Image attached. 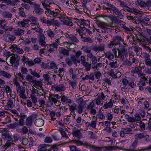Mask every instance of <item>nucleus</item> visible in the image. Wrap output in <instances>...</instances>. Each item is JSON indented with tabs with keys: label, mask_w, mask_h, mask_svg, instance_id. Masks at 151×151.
<instances>
[{
	"label": "nucleus",
	"mask_w": 151,
	"mask_h": 151,
	"mask_svg": "<svg viewBox=\"0 0 151 151\" xmlns=\"http://www.w3.org/2000/svg\"><path fill=\"white\" fill-rule=\"evenodd\" d=\"M144 57L145 64L147 66H151V60L150 58V55L147 54H145Z\"/></svg>",
	"instance_id": "29"
},
{
	"label": "nucleus",
	"mask_w": 151,
	"mask_h": 151,
	"mask_svg": "<svg viewBox=\"0 0 151 151\" xmlns=\"http://www.w3.org/2000/svg\"><path fill=\"white\" fill-rule=\"evenodd\" d=\"M116 43L115 42H114L113 40H111L110 41V43L108 44L107 45V46L109 48H111L113 47L114 46V48H116V46H117L118 45H119L120 44L119 43H117V44H116Z\"/></svg>",
	"instance_id": "45"
},
{
	"label": "nucleus",
	"mask_w": 151,
	"mask_h": 151,
	"mask_svg": "<svg viewBox=\"0 0 151 151\" xmlns=\"http://www.w3.org/2000/svg\"><path fill=\"white\" fill-rule=\"evenodd\" d=\"M68 106L69 107V109L70 111H75L76 110L77 105L75 104H73L72 105L68 104Z\"/></svg>",
	"instance_id": "57"
},
{
	"label": "nucleus",
	"mask_w": 151,
	"mask_h": 151,
	"mask_svg": "<svg viewBox=\"0 0 151 151\" xmlns=\"http://www.w3.org/2000/svg\"><path fill=\"white\" fill-rule=\"evenodd\" d=\"M54 47L50 44L48 45L47 48L46 50H47L50 53L53 52L55 50Z\"/></svg>",
	"instance_id": "59"
},
{
	"label": "nucleus",
	"mask_w": 151,
	"mask_h": 151,
	"mask_svg": "<svg viewBox=\"0 0 151 151\" xmlns=\"http://www.w3.org/2000/svg\"><path fill=\"white\" fill-rule=\"evenodd\" d=\"M112 11L119 18L122 19L124 17V15L122 13V11L120 10L116 7Z\"/></svg>",
	"instance_id": "18"
},
{
	"label": "nucleus",
	"mask_w": 151,
	"mask_h": 151,
	"mask_svg": "<svg viewBox=\"0 0 151 151\" xmlns=\"http://www.w3.org/2000/svg\"><path fill=\"white\" fill-rule=\"evenodd\" d=\"M61 44L62 45H63L64 47H67L68 49V50H70L71 49L70 48L72 44H74L73 43H70L69 42H65L62 43Z\"/></svg>",
	"instance_id": "47"
},
{
	"label": "nucleus",
	"mask_w": 151,
	"mask_h": 151,
	"mask_svg": "<svg viewBox=\"0 0 151 151\" xmlns=\"http://www.w3.org/2000/svg\"><path fill=\"white\" fill-rule=\"evenodd\" d=\"M92 49L95 52L101 51L104 49V45L99 46L96 45H93L92 46Z\"/></svg>",
	"instance_id": "21"
},
{
	"label": "nucleus",
	"mask_w": 151,
	"mask_h": 151,
	"mask_svg": "<svg viewBox=\"0 0 151 151\" xmlns=\"http://www.w3.org/2000/svg\"><path fill=\"white\" fill-rule=\"evenodd\" d=\"M59 145L54 144L51 146L50 148L51 150H52L53 151H58L59 148L58 146Z\"/></svg>",
	"instance_id": "63"
},
{
	"label": "nucleus",
	"mask_w": 151,
	"mask_h": 151,
	"mask_svg": "<svg viewBox=\"0 0 151 151\" xmlns=\"http://www.w3.org/2000/svg\"><path fill=\"white\" fill-rule=\"evenodd\" d=\"M99 124H101V125L103 126H106V127H108L111 124V122H109L108 121H106L104 122H100Z\"/></svg>",
	"instance_id": "55"
},
{
	"label": "nucleus",
	"mask_w": 151,
	"mask_h": 151,
	"mask_svg": "<svg viewBox=\"0 0 151 151\" xmlns=\"http://www.w3.org/2000/svg\"><path fill=\"white\" fill-rule=\"evenodd\" d=\"M2 16L3 18L11 19L12 17V14L7 11H4L2 12Z\"/></svg>",
	"instance_id": "28"
},
{
	"label": "nucleus",
	"mask_w": 151,
	"mask_h": 151,
	"mask_svg": "<svg viewBox=\"0 0 151 151\" xmlns=\"http://www.w3.org/2000/svg\"><path fill=\"white\" fill-rule=\"evenodd\" d=\"M16 38V37L14 35L8 34L6 37V40L7 42H13Z\"/></svg>",
	"instance_id": "33"
},
{
	"label": "nucleus",
	"mask_w": 151,
	"mask_h": 151,
	"mask_svg": "<svg viewBox=\"0 0 151 151\" xmlns=\"http://www.w3.org/2000/svg\"><path fill=\"white\" fill-rule=\"evenodd\" d=\"M87 62L86 61V58L85 56L84 55H81L80 57V59H78L76 61V64H74L75 65H77V63H81L82 65L83 64Z\"/></svg>",
	"instance_id": "25"
},
{
	"label": "nucleus",
	"mask_w": 151,
	"mask_h": 151,
	"mask_svg": "<svg viewBox=\"0 0 151 151\" xmlns=\"http://www.w3.org/2000/svg\"><path fill=\"white\" fill-rule=\"evenodd\" d=\"M29 19V21H31L32 24H36V25L37 24V23L36 22L38 20V19L37 18L32 16L30 17Z\"/></svg>",
	"instance_id": "52"
},
{
	"label": "nucleus",
	"mask_w": 151,
	"mask_h": 151,
	"mask_svg": "<svg viewBox=\"0 0 151 151\" xmlns=\"http://www.w3.org/2000/svg\"><path fill=\"white\" fill-rule=\"evenodd\" d=\"M113 40L114 42H115L116 43H119L120 44V43L122 42L123 43L124 45H126V44L124 43V40L120 35H117L114 37L113 39Z\"/></svg>",
	"instance_id": "22"
},
{
	"label": "nucleus",
	"mask_w": 151,
	"mask_h": 151,
	"mask_svg": "<svg viewBox=\"0 0 151 151\" xmlns=\"http://www.w3.org/2000/svg\"><path fill=\"white\" fill-rule=\"evenodd\" d=\"M141 66V64H140L139 66H137L136 65V67L135 69H133L132 70V72L134 73H136L138 75L139 74L141 73L142 72V69L140 68Z\"/></svg>",
	"instance_id": "35"
},
{
	"label": "nucleus",
	"mask_w": 151,
	"mask_h": 151,
	"mask_svg": "<svg viewBox=\"0 0 151 151\" xmlns=\"http://www.w3.org/2000/svg\"><path fill=\"white\" fill-rule=\"evenodd\" d=\"M105 58H107L109 60H111L113 59L115 57L113 51V49L112 50H110L109 51L106 52L104 53Z\"/></svg>",
	"instance_id": "16"
},
{
	"label": "nucleus",
	"mask_w": 151,
	"mask_h": 151,
	"mask_svg": "<svg viewBox=\"0 0 151 151\" xmlns=\"http://www.w3.org/2000/svg\"><path fill=\"white\" fill-rule=\"evenodd\" d=\"M74 19L75 20V23H77V25L80 26L82 30H85V28L84 26H87L88 25L87 22L82 19H78L76 18H75Z\"/></svg>",
	"instance_id": "6"
},
{
	"label": "nucleus",
	"mask_w": 151,
	"mask_h": 151,
	"mask_svg": "<svg viewBox=\"0 0 151 151\" xmlns=\"http://www.w3.org/2000/svg\"><path fill=\"white\" fill-rule=\"evenodd\" d=\"M66 37L68 38L70 40L73 42L76 43H78L79 42V40L76 37L75 35H69L67 34Z\"/></svg>",
	"instance_id": "26"
},
{
	"label": "nucleus",
	"mask_w": 151,
	"mask_h": 151,
	"mask_svg": "<svg viewBox=\"0 0 151 151\" xmlns=\"http://www.w3.org/2000/svg\"><path fill=\"white\" fill-rule=\"evenodd\" d=\"M35 124L36 126L40 127L43 125V121L41 119H37L35 121Z\"/></svg>",
	"instance_id": "42"
},
{
	"label": "nucleus",
	"mask_w": 151,
	"mask_h": 151,
	"mask_svg": "<svg viewBox=\"0 0 151 151\" xmlns=\"http://www.w3.org/2000/svg\"><path fill=\"white\" fill-rule=\"evenodd\" d=\"M60 98L61 101L63 104H67L72 103L73 101L64 95H62Z\"/></svg>",
	"instance_id": "17"
},
{
	"label": "nucleus",
	"mask_w": 151,
	"mask_h": 151,
	"mask_svg": "<svg viewBox=\"0 0 151 151\" xmlns=\"http://www.w3.org/2000/svg\"><path fill=\"white\" fill-rule=\"evenodd\" d=\"M82 53L80 50L78 51L76 53L75 55L71 57V58L74 64H76V61L79 59V57L81 55Z\"/></svg>",
	"instance_id": "20"
},
{
	"label": "nucleus",
	"mask_w": 151,
	"mask_h": 151,
	"mask_svg": "<svg viewBox=\"0 0 151 151\" xmlns=\"http://www.w3.org/2000/svg\"><path fill=\"white\" fill-rule=\"evenodd\" d=\"M24 31L21 28H17L14 30L13 32L16 36L21 37L24 34Z\"/></svg>",
	"instance_id": "23"
},
{
	"label": "nucleus",
	"mask_w": 151,
	"mask_h": 151,
	"mask_svg": "<svg viewBox=\"0 0 151 151\" xmlns=\"http://www.w3.org/2000/svg\"><path fill=\"white\" fill-rule=\"evenodd\" d=\"M2 137L5 140H6L5 144L1 147V150H3L1 151H4L14 143L12 137L7 131L4 132Z\"/></svg>",
	"instance_id": "1"
},
{
	"label": "nucleus",
	"mask_w": 151,
	"mask_h": 151,
	"mask_svg": "<svg viewBox=\"0 0 151 151\" xmlns=\"http://www.w3.org/2000/svg\"><path fill=\"white\" fill-rule=\"evenodd\" d=\"M113 102H114V100L113 101L111 99H110L109 102L104 104L103 108L104 109H107L111 108L113 105Z\"/></svg>",
	"instance_id": "31"
},
{
	"label": "nucleus",
	"mask_w": 151,
	"mask_h": 151,
	"mask_svg": "<svg viewBox=\"0 0 151 151\" xmlns=\"http://www.w3.org/2000/svg\"><path fill=\"white\" fill-rule=\"evenodd\" d=\"M2 88H4L3 90L4 92H5L8 96V94L10 93L11 91L12 90L9 86H6L5 87L4 86V87H2Z\"/></svg>",
	"instance_id": "44"
},
{
	"label": "nucleus",
	"mask_w": 151,
	"mask_h": 151,
	"mask_svg": "<svg viewBox=\"0 0 151 151\" xmlns=\"http://www.w3.org/2000/svg\"><path fill=\"white\" fill-rule=\"evenodd\" d=\"M7 105L5 106V109L7 110H11L14 106L13 102L14 99L13 98H9L8 99Z\"/></svg>",
	"instance_id": "9"
},
{
	"label": "nucleus",
	"mask_w": 151,
	"mask_h": 151,
	"mask_svg": "<svg viewBox=\"0 0 151 151\" xmlns=\"http://www.w3.org/2000/svg\"><path fill=\"white\" fill-rule=\"evenodd\" d=\"M26 78L28 81H29L30 82L32 83L35 80H33V77L31 76L29 74H28L27 75Z\"/></svg>",
	"instance_id": "58"
},
{
	"label": "nucleus",
	"mask_w": 151,
	"mask_h": 151,
	"mask_svg": "<svg viewBox=\"0 0 151 151\" xmlns=\"http://www.w3.org/2000/svg\"><path fill=\"white\" fill-rule=\"evenodd\" d=\"M26 117L25 115H21L19 116L18 118H19V120L18 122L20 126H24L25 125L24 119Z\"/></svg>",
	"instance_id": "30"
},
{
	"label": "nucleus",
	"mask_w": 151,
	"mask_h": 151,
	"mask_svg": "<svg viewBox=\"0 0 151 151\" xmlns=\"http://www.w3.org/2000/svg\"><path fill=\"white\" fill-rule=\"evenodd\" d=\"M85 68L86 71H89L92 67L91 64V63H89L88 62L82 65Z\"/></svg>",
	"instance_id": "36"
},
{
	"label": "nucleus",
	"mask_w": 151,
	"mask_h": 151,
	"mask_svg": "<svg viewBox=\"0 0 151 151\" xmlns=\"http://www.w3.org/2000/svg\"><path fill=\"white\" fill-rule=\"evenodd\" d=\"M53 89L55 91L60 92L65 91L66 88L63 84H56L54 86Z\"/></svg>",
	"instance_id": "14"
},
{
	"label": "nucleus",
	"mask_w": 151,
	"mask_h": 151,
	"mask_svg": "<svg viewBox=\"0 0 151 151\" xmlns=\"http://www.w3.org/2000/svg\"><path fill=\"white\" fill-rule=\"evenodd\" d=\"M20 126L19 125L18 122H15L14 123L11 124H10V127L11 128L13 129H17V128H18V127H20Z\"/></svg>",
	"instance_id": "53"
},
{
	"label": "nucleus",
	"mask_w": 151,
	"mask_h": 151,
	"mask_svg": "<svg viewBox=\"0 0 151 151\" xmlns=\"http://www.w3.org/2000/svg\"><path fill=\"white\" fill-rule=\"evenodd\" d=\"M60 97L61 96L58 94H53L50 96V98L52 102L56 101L58 99H60Z\"/></svg>",
	"instance_id": "39"
},
{
	"label": "nucleus",
	"mask_w": 151,
	"mask_h": 151,
	"mask_svg": "<svg viewBox=\"0 0 151 151\" xmlns=\"http://www.w3.org/2000/svg\"><path fill=\"white\" fill-rule=\"evenodd\" d=\"M119 46V48H114L113 51L115 57L116 58H124V52L127 51V48L126 46L121 45L120 44L118 45Z\"/></svg>",
	"instance_id": "2"
},
{
	"label": "nucleus",
	"mask_w": 151,
	"mask_h": 151,
	"mask_svg": "<svg viewBox=\"0 0 151 151\" xmlns=\"http://www.w3.org/2000/svg\"><path fill=\"white\" fill-rule=\"evenodd\" d=\"M32 121L31 118L30 117H27L26 120L25 124L28 127V128L29 129L30 128L29 127H30L32 124Z\"/></svg>",
	"instance_id": "40"
},
{
	"label": "nucleus",
	"mask_w": 151,
	"mask_h": 151,
	"mask_svg": "<svg viewBox=\"0 0 151 151\" xmlns=\"http://www.w3.org/2000/svg\"><path fill=\"white\" fill-rule=\"evenodd\" d=\"M47 35L49 37L51 38H53L55 37V33L51 29L48 30L47 32Z\"/></svg>",
	"instance_id": "56"
},
{
	"label": "nucleus",
	"mask_w": 151,
	"mask_h": 151,
	"mask_svg": "<svg viewBox=\"0 0 151 151\" xmlns=\"http://www.w3.org/2000/svg\"><path fill=\"white\" fill-rule=\"evenodd\" d=\"M50 64L49 68H48L49 69H52L55 70L58 68L56 64L54 61L51 62Z\"/></svg>",
	"instance_id": "46"
},
{
	"label": "nucleus",
	"mask_w": 151,
	"mask_h": 151,
	"mask_svg": "<svg viewBox=\"0 0 151 151\" xmlns=\"http://www.w3.org/2000/svg\"><path fill=\"white\" fill-rule=\"evenodd\" d=\"M33 13L34 14L37 16L42 14L44 12L43 9L41 7L40 5L38 4H34Z\"/></svg>",
	"instance_id": "8"
},
{
	"label": "nucleus",
	"mask_w": 151,
	"mask_h": 151,
	"mask_svg": "<svg viewBox=\"0 0 151 151\" xmlns=\"http://www.w3.org/2000/svg\"><path fill=\"white\" fill-rule=\"evenodd\" d=\"M29 19L23 20L22 21H18L17 24L20 27H26L29 26Z\"/></svg>",
	"instance_id": "19"
},
{
	"label": "nucleus",
	"mask_w": 151,
	"mask_h": 151,
	"mask_svg": "<svg viewBox=\"0 0 151 151\" xmlns=\"http://www.w3.org/2000/svg\"><path fill=\"white\" fill-rule=\"evenodd\" d=\"M45 37L43 34H40L39 35L38 37V42L42 46L45 47L47 44L45 41Z\"/></svg>",
	"instance_id": "15"
},
{
	"label": "nucleus",
	"mask_w": 151,
	"mask_h": 151,
	"mask_svg": "<svg viewBox=\"0 0 151 151\" xmlns=\"http://www.w3.org/2000/svg\"><path fill=\"white\" fill-rule=\"evenodd\" d=\"M0 76L9 79L12 76L11 74L10 73H7L4 70H0Z\"/></svg>",
	"instance_id": "27"
},
{
	"label": "nucleus",
	"mask_w": 151,
	"mask_h": 151,
	"mask_svg": "<svg viewBox=\"0 0 151 151\" xmlns=\"http://www.w3.org/2000/svg\"><path fill=\"white\" fill-rule=\"evenodd\" d=\"M33 83L34 84L33 86H35V87H39L41 88L42 87L43 84L40 81L35 80Z\"/></svg>",
	"instance_id": "34"
},
{
	"label": "nucleus",
	"mask_w": 151,
	"mask_h": 151,
	"mask_svg": "<svg viewBox=\"0 0 151 151\" xmlns=\"http://www.w3.org/2000/svg\"><path fill=\"white\" fill-rule=\"evenodd\" d=\"M134 137L137 140H139L143 138H146L147 139L148 138L149 135L144 133H143L136 134H135Z\"/></svg>",
	"instance_id": "24"
},
{
	"label": "nucleus",
	"mask_w": 151,
	"mask_h": 151,
	"mask_svg": "<svg viewBox=\"0 0 151 151\" xmlns=\"http://www.w3.org/2000/svg\"><path fill=\"white\" fill-rule=\"evenodd\" d=\"M19 15L20 16L22 17H24L26 16L25 13V10L24 8H19Z\"/></svg>",
	"instance_id": "50"
},
{
	"label": "nucleus",
	"mask_w": 151,
	"mask_h": 151,
	"mask_svg": "<svg viewBox=\"0 0 151 151\" xmlns=\"http://www.w3.org/2000/svg\"><path fill=\"white\" fill-rule=\"evenodd\" d=\"M103 66V64L102 63H96L94 65L92 66V68L93 70L94 71L96 70H99V68Z\"/></svg>",
	"instance_id": "38"
},
{
	"label": "nucleus",
	"mask_w": 151,
	"mask_h": 151,
	"mask_svg": "<svg viewBox=\"0 0 151 151\" xmlns=\"http://www.w3.org/2000/svg\"><path fill=\"white\" fill-rule=\"evenodd\" d=\"M78 101L79 103L77 106L76 111L78 114H81L82 113L83 110L84 109L85 104L82 98L79 99Z\"/></svg>",
	"instance_id": "7"
},
{
	"label": "nucleus",
	"mask_w": 151,
	"mask_h": 151,
	"mask_svg": "<svg viewBox=\"0 0 151 151\" xmlns=\"http://www.w3.org/2000/svg\"><path fill=\"white\" fill-rule=\"evenodd\" d=\"M13 52H16L19 54H23L24 53L23 50L18 47L17 45L15 44H13L10 47Z\"/></svg>",
	"instance_id": "13"
},
{
	"label": "nucleus",
	"mask_w": 151,
	"mask_h": 151,
	"mask_svg": "<svg viewBox=\"0 0 151 151\" xmlns=\"http://www.w3.org/2000/svg\"><path fill=\"white\" fill-rule=\"evenodd\" d=\"M97 97L101 99L102 101V100L105 99L106 97L104 93L102 92L100 93H99L97 94Z\"/></svg>",
	"instance_id": "62"
},
{
	"label": "nucleus",
	"mask_w": 151,
	"mask_h": 151,
	"mask_svg": "<svg viewBox=\"0 0 151 151\" xmlns=\"http://www.w3.org/2000/svg\"><path fill=\"white\" fill-rule=\"evenodd\" d=\"M16 85L17 92L19 95L20 97L23 99H26L27 97L25 93V87L20 85L19 83L16 82L15 83Z\"/></svg>",
	"instance_id": "4"
},
{
	"label": "nucleus",
	"mask_w": 151,
	"mask_h": 151,
	"mask_svg": "<svg viewBox=\"0 0 151 151\" xmlns=\"http://www.w3.org/2000/svg\"><path fill=\"white\" fill-rule=\"evenodd\" d=\"M73 136L77 137L78 139H80L82 137V134L80 131L79 130H77L73 131L72 133Z\"/></svg>",
	"instance_id": "37"
},
{
	"label": "nucleus",
	"mask_w": 151,
	"mask_h": 151,
	"mask_svg": "<svg viewBox=\"0 0 151 151\" xmlns=\"http://www.w3.org/2000/svg\"><path fill=\"white\" fill-rule=\"evenodd\" d=\"M60 12V11L58 9H55L52 10L51 9H47L45 11V13L48 17H52L53 19L56 18Z\"/></svg>",
	"instance_id": "5"
},
{
	"label": "nucleus",
	"mask_w": 151,
	"mask_h": 151,
	"mask_svg": "<svg viewBox=\"0 0 151 151\" xmlns=\"http://www.w3.org/2000/svg\"><path fill=\"white\" fill-rule=\"evenodd\" d=\"M59 14L58 15L57 17L59 18L61 20L65 19V17H66V15L64 13H61L60 12L59 13Z\"/></svg>",
	"instance_id": "60"
},
{
	"label": "nucleus",
	"mask_w": 151,
	"mask_h": 151,
	"mask_svg": "<svg viewBox=\"0 0 151 151\" xmlns=\"http://www.w3.org/2000/svg\"><path fill=\"white\" fill-rule=\"evenodd\" d=\"M22 58L21 60L22 62L23 63V64L27 63L29 60V59L28 58L24 56H22Z\"/></svg>",
	"instance_id": "61"
},
{
	"label": "nucleus",
	"mask_w": 151,
	"mask_h": 151,
	"mask_svg": "<svg viewBox=\"0 0 151 151\" xmlns=\"http://www.w3.org/2000/svg\"><path fill=\"white\" fill-rule=\"evenodd\" d=\"M21 129L17 128L16 131L19 133H20L23 134H26L29 133V130L27 127L25 126H22Z\"/></svg>",
	"instance_id": "12"
},
{
	"label": "nucleus",
	"mask_w": 151,
	"mask_h": 151,
	"mask_svg": "<svg viewBox=\"0 0 151 151\" xmlns=\"http://www.w3.org/2000/svg\"><path fill=\"white\" fill-rule=\"evenodd\" d=\"M41 21L43 23L47 24L48 26H50L52 24V21L48 19H46L44 17H43L41 19Z\"/></svg>",
	"instance_id": "41"
},
{
	"label": "nucleus",
	"mask_w": 151,
	"mask_h": 151,
	"mask_svg": "<svg viewBox=\"0 0 151 151\" xmlns=\"http://www.w3.org/2000/svg\"><path fill=\"white\" fill-rule=\"evenodd\" d=\"M59 131L61 134L62 137H65L66 139L68 138V137L67 135L65 132L62 128L60 129H59Z\"/></svg>",
	"instance_id": "54"
},
{
	"label": "nucleus",
	"mask_w": 151,
	"mask_h": 151,
	"mask_svg": "<svg viewBox=\"0 0 151 151\" xmlns=\"http://www.w3.org/2000/svg\"><path fill=\"white\" fill-rule=\"evenodd\" d=\"M137 141L135 140L133 143L132 145L131 146L129 149H128V151H145L148 149L146 148H142L141 149H139L138 150H135V148L137 146Z\"/></svg>",
	"instance_id": "10"
},
{
	"label": "nucleus",
	"mask_w": 151,
	"mask_h": 151,
	"mask_svg": "<svg viewBox=\"0 0 151 151\" xmlns=\"http://www.w3.org/2000/svg\"><path fill=\"white\" fill-rule=\"evenodd\" d=\"M58 50L60 55H63L65 57H68L69 55V51L70 50L66 49L63 47H59Z\"/></svg>",
	"instance_id": "11"
},
{
	"label": "nucleus",
	"mask_w": 151,
	"mask_h": 151,
	"mask_svg": "<svg viewBox=\"0 0 151 151\" xmlns=\"http://www.w3.org/2000/svg\"><path fill=\"white\" fill-rule=\"evenodd\" d=\"M61 21L65 25L70 26H73V23L72 22L71 20L69 19H66L61 20Z\"/></svg>",
	"instance_id": "32"
},
{
	"label": "nucleus",
	"mask_w": 151,
	"mask_h": 151,
	"mask_svg": "<svg viewBox=\"0 0 151 151\" xmlns=\"http://www.w3.org/2000/svg\"><path fill=\"white\" fill-rule=\"evenodd\" d=\"M115 6L111 4L107 3L106 4V6L104 7V9H108L110 10L111 9L112 11L114 8Z\"/></svg>",
	"instance_id": "43"
},
{
	"label": "nucleus",
	"mask_w": 151,
	"mask_h": 151,
	"mask_svg": "<svg viewBox=\"0 0 151 151\" xmlns=\"http://www.w3.org/2000/svg\"><path fill=\"white\" fill-rule=\"evenodd\" d=\"M109 65L111 68H115L119 66V65L116 61L111 62Z\"/></svg>",
	"instance_id": "49"
},
{
	"label": "nucleus",
	"mask_w": 151,
	"mask_h": 151,
	"mask_svg": "<svg viewBox=\"0 0 151 151\" xmlns=\"http://www.w3.org/2000/svg\"><path fill=\"white\" fill-rule=\"evenodd\" d=\"M91 60L92 62V65H94L97 63V60L96 57L94 56Z\"/></svg>",
	"instance_id": "64"
},
{
	"label": "nucleus",
	"mask_w": 151,
	"mask_h": 151,
	"mask_svg": "<svg viewBox=\"0 0 151 151\" xmlns=\"http://www.w3.org/2000/svg\"><path fill=\"white\" fill-rule=\"evenodd\" d=\"M81 50H82L85 53H89L91 51V49L87 46H83L81 48Z\"/></svg>",
	"instance_id": "48"
},
{
	"label": "nucleus",
	"mask_w": 151,
	"mask_h": 151,
	"mask_svg": "<svg viewBox=\"0 0 151 151\" xmlns=\"http://www.w3.org/2000/svg\"><path fill=\"white\" fill-rule=\"evenodd\" d=\"M48 144L40 145L38 149V151H46L47 150L46 147Z\"/></svg>",
	"instance_id": "51"
},
{
	"label": "nucleus",
	"mask_w": 151,
	"mask_h": 151,
	"mask_svg": "<svg viewBox=\"0 0 151 151\" xmlns=\"http://www.w3.org/2000/svg\"><path fill=\"white\" fill-rule=\"evenodd\" d=\"M99 27L101 28L102 31L104 33H108L111 32L110 28H107L106 27L114 28L115 27V24L112 22L106 23L103 22H100L98 24Z\"/></svg>",
	"instance_id": "3"
}]
</instances>
